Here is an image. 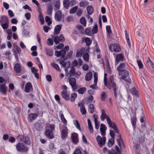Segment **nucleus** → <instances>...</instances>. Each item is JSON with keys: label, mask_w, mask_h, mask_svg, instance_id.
<instances>
[{"label": "nucleus", "mask_w": 154, "mask_h": 154, "mask_svg": "<svg viewBox=\"0 0 154 154\" xmlns=\"http://www.w3.org/2000/svg\"><path fill=\"white\" fill-rule=\"evenodd\" d=\"M105 86L110 89H112L116 100L119 103L121 102V95L117 93V87L116 83L114 81V78L112 75L110 76L108 82Z\"/></svg>", "instance_id": "nucleus-1"}, {"label": "nucleus", "mask_w": 154, "mask_h": 154, "mask_svg": "<svg viewBox=\"0 0 154 154\" xmlns=\"http://www.w3.org/2000/svg\"><path fill=\"white\" fill-rule=\"evenodd\" d=\"M122 76L121 77V79H123L125 81L130 83L131 82V80L129 76L130 74L129 72L127 71H124V72L121 73L120 75Z\"/></svg>", "instance_id": "nucleus-2"}, {"label": "nucleus", "mask_w": 154, "mask_h": 154, "mask_svg": "<svg viewBox=\"0 0 154 154\" xmlns=\"http://www.w3.org/2000/svg\"><path fill=\"white\" fill-rule=\"evenodd\" d=\"M96 139L97 144L100 147H102L105 145L106 138L104 136H103L102 137L100 135H98Z\"/></svg>", "instance_id": "nucleus-3"}, {"label": "nucleus", "mask_w": 154, "mask_h": 154, "mask_svg": "<svg viewBox=\"0 0 154 154\" xmlns=\"http://www.w3.org/2000/svg\"><path fill=\"white\" fill-rule=\"evenodd\" d=\"M107 122L110 127L113 128L116 133H119V130L115 123L113 122L109 118H107Z\"/></svg>", "instance_id": "nucleus-4"}, {"label": "nucleus", "mask_w": 154, "mask_h": 154, "mask_svg": "<svg viewBox=\"0 0 154 154\" xmlns=\"http://www.w3.org/2000/svg\"><path fill=\"white\" fill-rule=\"evenodd\" d=\"M16 148L17 150L19 152H25L28 150L27 147L25 145L20 142L17 144Z\"/></svg>", "instance_id": "nucleus-5"}, {"label": "nucleus", "mask_w": 154, "mask_h": 154, "mask_svg": "<svg viewBox=\"0 0 154 154\" xmlns=\"http://www.w3.org/2000/svg\"><path fill=\"white\" fill-rule=\"evenodd\" d=\"M17 138L20 141L23 142L26 144H30V143L29 139L28 137L24 136L21 135H19L18 136Z\"/></svg>", "instance_id": "nucleus-6"}, {"label": "nucleus", "mask_w": 154, "mask_h": 154, "mask_svg": "<svg viewBox=\"0 0 154 154\" xmlns=\"http://www.w3.org/2000/svg\"><path fill=\"white\" fill-rule=\"evenodd\" d=\"M110 50L112 52H119L121 50L119 45L117 44L111 45L109 47Z\"/></svg>", "instance_id": "nucleus-7"}, {"label": "nucleus", "mask_w": 154, "mask_h": 154, "mask_svg": "<svg viewBox=\"0 0 154 154\" xmlns=\"http://www.w3.org/2000/svg\"><path fill=\"white\" fill-rule=\"evenodd\" d=\"M126 68V65L125 63H121L117 67V69L119 72V75H120L121 72H124V71H127L125 69Z\"/></svg>", "instance_id": "nucleus-8"}, {"label": "nucleus", "mask_w": 154, "mask_h": 154, "mask_svg": "<svg viewBox=\"0 0 154 154\" xmlns=\"http://www.w3.org/2000/svg\"><path fill=\"white\" fill-rule=\"evenodd\" d=\"M69 82L72 88L73 91L75 90L77 88L76 85V80L74 78H71L69 79Z\"/></svg>", "instance_id": "nucleus-9"}, {"label": "nucleus", "mask_w": 154, "mask_h": 154, "mask_svg": "<svg viewBox=\"0 0 154 154\" xmlns=\"http://www.w3.org/2000/svg\"><path fill=\"white\" fill-rule=\"evenodd\" d=\"M124 56L122 54L117 55L115 57L116 64H118L120 62H122L124 60Z\"/></svg>", "instance_id": "nucleus-10"}, {"label": "nucleus", "mask_w": 154, "mask_h": 154, "mask_svg": "<svg viewBox=\"0 0 154 154\" xmlns=\"http://www.w3.org/2000/svg\"><path fill=\"white\" fill-rule=\"evenodd\" d=\"M62 97L65 100H70L69 95L66 91L63 90L61 93Z\"/></svg>", "instance_id": "nucleus-11"}, {"label": "nucleus", "mask_w": 154, "mask_h": 154, "mask_svg": "<svg viewBox=\"0 0 154 154\" xmlns=\"http://www.w3.org/2000/svg\"><path fill=\"white\" fill-rule=\"evenodd\" d=\"M106 129L107 128L105 124L102 123L101 124L100 130L102 136H104L106 135Z\"/></svg>", "instance_id": "nucleus-12"}, {"label": "nucleus", "mask_w": 154, "mask_h": 154, "mask_svg": "<svg viewBox=\"0 0 154 154\" xmlns=\"http://www.w3.org/2000/svg\"><path fill=\"white\" fill-rule=\"evenodd\" d=\"M14 69L16 72V75H18L17 74L19 73L21 70L20 64L18 63H15L14 65Z\"/></svg>", "instance_id": "nucleus-13"}, {"label": "nucleus", "mask_w": 154, "mask_h": 154, "mask_svg": "<svg viewBox=\"0 0 154 154\" xmlns=\"http://www.w3.org/2000/svg\"><path fill=\"white\" fill-rule=\"evenodd\" d=\"M62 17V12L60 10H58L56 12L55 15V18L57 21H60Z\"/></svg>", "instance_id": "nucleus-14"}, {"label": "nucleus", "mask_w": 154, "mask_h": 154, "mask_svg": "<svg viewBox=\"0 0 154 154\" xmlns=\"http://www.w3.org/2000/svg\"><path fill=\"white\" fill-rule=\"evenodd\" d=\"M7 87L5 84H0V92L3 94H5L6 93Z\"/></svg>", "instance_id": "nucleus-15"}, {"label": "nucleus", "mask_w": 154, "mask_h": 154, "mask_svg": "<svg viewBox=\"0 0 154 154\" xmlns=\"http://www.w3.org/2000/svg\"><path fill=\"white\" fill-rule=\"evenodd\" d=\"M46 136L50 139H53L54 137L53 133L49 129H47L45 132Z\"/></svg>", "instance_id": "nucleus-16"}, {"label": "nucleus", "mask_w": 154, "mask_h": 154, "mask_svg": "<svg viewBox=\"0 0 154 154\" xmlns=\"http://www.w3.org/2000/svg\"><path fill=\"white\" fill-rule=\"evenodd\" d=\"M85 48H82L80 49L77 50L76 52V56L77 57H81L83 54L85 52Z\"/></svg>", "instance_id": "nucleus-17"}, {"label": "nucleus", "mask_w": 154, "mask_h": 154, "mask_svg": "<svg viewBox=\"0 0 154 154\" xmlns=\"http://www.w3.org/2000/svg\"><path fill=\"white\" fill-rule=\"evenodd\" d=\"M101 115L100 116V118L102 121H104L105 119H106V121L108 118H109V116L106 114L105 110L103 109L101 110Z\"/></svg>", "instance_id": "nucleus-18"}, {"label": "nucleus", "mask_w": 154, "mask_h": 154, "mask_svg": "<svg viewBox=\"0 0 154 154\" xmlns=\"http://www.w3.org/2000/svg\"><path fill=\"white\" fill-rule=\"evenodd\" d=\"M62 27L61 25H56L55 28L54 34V35H57L60 32Z\"/></svg>", "instance_id": "nucleus-19"}, {"label": "nucleus", "mask_w": 154, "mask_h": 154, "mask_svg": "<svg viewBox=\"0 0 154 154\" xmlns=\"http://www.w3.org/2000/svg\"><path fill=\"white\" fill-rule=\"evenodd\" d=\"M55 55L57 57L61 56L62 58H63L66 55V53L64 50H61L60 51H56L55 52Z\"/></svg>", "instance_id": "nucleus-20"}, {"label": "nucleus", "mask_w": 154, "mask_h": 154, "mask_svg": "<svg viewBox=\"0 0 154 154\" xmlns=\"http://www.w3.org/2000/svg\"><path fill=\"white\" fill-rule=\"evenodd\" d=\"M63 4L64 8L66 9H68L69 7H71L70 1L69 0H63Z\"/></svg>", "instance_id": "nucleus-21"}, {"label": "nucleus", "mask_w": 154, "mask_h": 154, "mask_svg": "<svg viewBox=\"0 0 154 154\" xmlns=\"http://www.w3.org/2000/svg\"><path fill=\"white\" fill-rule=\"evenodd\" d=\"M37 114L36 113H31L28 116V120L30 122L35 119L37 117Z\"/></svg>", "instance_id": "nucleus-22"}, {"label": "nucleus", "mask_w": 154, "mask_h": 154, "mask_svg": "<svg viewBox=\"0 0 154 154\" xmlns=\"http://www.w3.org/2000/svg\"><path fill=\"white\" fill-rule=\"evenodd\" d=\"M71 138L73 142L75 144H77L78 142V134L76 133H73L71 135Z\"/></svg>", "instance_id": "nucleus-23"}, {"label": "nucleus", "mask_w": 154, "mask_h": 154, "mask_svg": "<svg viewBox=\"0 0 154 154\" xmlns=\"http://www.w3.org/2000/svg\"><path fill=\"white\" fill-rule=\"evenodd\" d=\"M9 23V21L8 17L6 16H2L0 20V23Z\"/></svg>", "instance_id": "nucleus-24"}, {"label": "nucleus", "mask_w": 154, "mask_h": 154, "mask_svg": "<svg viewBox=\"0 0 154 154\" xmlns=\"http://www.w3.org/2000/svg\"><path fill=\"white\" fill-rule=\"evenodd\" d=\"M57 35L53 34L51 35L52 38L53 39L54 41L56 44H58L60 42L59 37L57 36Z\"/></svg>", "instance_id": "nucleus-25"}, {"label": "nucleus", "mask_w": 154, "mask_h": 154, "mask_svg": "<svg viewBox=\"0 0 154 154\" xmlns=\"http://www.w3.org/2000/svg\"><path fill=\"white\" fill-rule=\"evenodd\" d=\"M66 129H63L62 130L61 133V137L63 139H64L67 135V131L68 129L66 126L65 127Z\"/></svg>", "instance_id": "nucleus-26"}, {"label": "nucleus", "mask_w": 154, "mask_h": 154, "mask_svg": "<svg viewBox=\"0 0 154 154\" xmlns=\"http://www.w3.org/2000/svg\"><path fill=\"white\" fill-rule=\"evenodd\" d=\"M32 87L31 84L29 83H27L25 87V90L26 92L28 93L30 91V89Z\"/></svg>", "instance_id": "nucleus-27"}, {"label": "nucleus", "mask_w": 154, "mask_h": 154, "mask_svg": "<svg viewBox=\"0 0 154 154\" xmlns=\"http://www.w3.org/2000/svg\"><path fill=\"white\" fill-rule=\"evenodd\" d=\"M88 128L89 130V131L91 133L93 134L94 132L93 128L91 125V121L89 119H88Z\"/></svg>", "instance_id": "nucleus-28"}, {"label": "nucleus", "mask_w": 154, "mask_h": 154, "mask_svg": "<svg viewBox=\"0 0 154 154\" xmlns=\"http://www.w3.org/2000/svg\"><path fill=\"white\" fill-rule=\"evenodd\" d=\"M93 118H94V121L95 122V128L96 129L98 130L100 126V123L97 120V117H95V115H93Z\"/></svg>", "instance_id": "nucleus-29"}, {"label": "nucleus", "mask_w": 154, "mask_h": 154, "mask_svg": "<svg viewBox=\"0 0 154 154\" xmlns=\"http://www.w3.org/2000/svg\"><path fill=\"white\" fill-rule=\"evenodd\" d=\"M130 91L131 93L133 95H134L137 97H138L139 96L138 92L136 90L135 88L133 87L132 89H131Z\"/></svg>", "instance_id": "nucleus-30"}, {"label": "nucleus", "mask_w": 154, "mask_h": 154, "mask_svg": "<svg viewBox=\"0 0 154 154\" xmlns=\"http://www.w3.org/2000/svg\"><path fill=\"white\" fill-rule=\"evenodd\" d=\"M89 4V2L87 0H84L81 1L79 3V5L81 7H85Z\"/></svg>", "instance_id": "nucleus-31"}, {"label": "nucleus", "mask_w": 154, "mask_h": 154, "mask_svg": "<svg viewBox=\"0 0 154 154\" xmlns=\"http://www.w3.org/2000/svg\"><path fill=\"white\" fill-rule=\"evenodd\" d=\"M125 38L126 40L127 41V42L128 44V46L129 47H131V43L130 41V39L129 38V35L128 34L126 30L125 31Z\"/></svg>", "instance_id": "nucleus-32"}, {"label": "nucleus", "mask_w": 154, "mask_h": 154, "mask_svg": "<svg viewBox=\"0 0 154 154\" xmlns=\"http://www.w3.org/2000/svg\"><path fill=\"white\" fill-rule=\"evenodd\" d=\"M92 74L91 72L87 73L85 76V79L87 81H90L92 77Z\"/></svg>", "instance_id": "nucleus-33"}, {"label": "nucleus", "mask_w": 154, "mask_h": 154, "mask_svg": "<svg viewBox=\"0 0 154 154\" xmlns=\"http://www.w3.org/2000/svg\"><path fill=\"white\" fill-rule=\"evenodd\" d=\"M107 97V94L106 92L103 91L101 95L100 99L102 101H105Z\"/></svg>", "instance_id": "nucleus-34"}, {"label": "nucleus", "mask_w": 154, "mask_h": 154, "mask_svg": "<svg viewBox=\"0 0 154 154\" xmlns=\"http://www.w3.org/2000/svg\"><path fill=\"white\" fill-rule=\"evenodd\" d=\"M51 66L54 69H55L57 71L60 72V69L58 64L54 63H51Z\"/></svg>", "instance_id": "nucleus-35"}, {"label": "nucleus", "mask_w": 154, "mask_h": 154, "mask_svg": "<svg viewBox=\"0 0 154 154\" xmlns=\"http://www.w3.org/2000/svg\"><path fill=\"white\" fill-rule=\"evenodd\" d=\"M88 110L90 113H92L94 112V106L91 104L88 106Z\"/></svg>", "instance_id": "nucleus-36"}, {"label": "nucleus", "mask_w": 154, "mask_h": 154, "mask_svg": "<svg viewBox=\"0 0 154 154\" xmlns=\"http://www.w3.org/2000/svg\"><path fill=\"white\" fill-rule=\"evenodd\" d=\"M89 57V56L88 53L85 52L83 56V58L84 60L86 62L88 61Z\"/></svg>", "instance_id": "nucleus-37"}, {"label": "nucleus", "mask_w": 154, "mask_h": 154, "mask_svg": "<svg viewBox=\"0 0 154 154\" xmlns=\"http://www.w3.org/2000/svg\"><path fill=\"white\" fill-rule=\"evenodd\" d=\"M60 3L59 1H55L54 4V7L56 9H54V10H59L60 8Z\"/></svg>", "instance_id": "nucleus-38"}, {"label": "nucleus", "mask_w": 154, "mask_h": 154, "mask_svg": "<svg viewBox=\"0 0 154 154\" xmlns=\"http://www.w3.org/2000/svg\"><path fill=\"white\" fill-rule=\"evenodd\" d=\"M86 88L85 87H82L80 88L78 90V92L80 94H84L86 91Z\"/></svg>", "instance_id": "nucleus-39"}, {"label": "nucleus", "mask_w": 154, "mask_h": 154, "mask_svg": "<svg viewBox=\"0 0 154 154\" xmlns=\"http://www.w3.org/2000/svg\"><path fill=\"white\" fill-rule=\"evenodd\" d=\"M117 141L120 148L122 147V145L124 146L123 143L122 141L121 136H119V138L117 140Z\"/></svg>", "instance_id": "nucleus-40"}, {"label": "nucleus", "mask_w": 154, "mask_h": 154, "mask_svg": "<svg viewBox=\"0 0 154 154\" xmlns=\"http://www.w3.org/2000/svg\"><path fill=\"white\" fill-rule=\"evenodd\" d=\"M114 143V140L113 138H110L108 142V147H111Z\"/></svg>", "instance_id": "nucleus-41"}, {"label": "nucleus", "mask_w": 154, "mask_h": 154, "mask_svg": "<svg viewBox=\"0 0 154 154\" xmlns=\"http://www.w3.org/2000/svg\"><path fill=\"white\" fill-rule=\"evenodd\" d=\"M77 97V94L76 93H72L71 94V101L72 102H73L75 101V98Z\"/></svg>", "instance_id": "nucleus-42"}, {"label": "nucleus", "mask_w": 154, "mask_h": 154, "mask_svg": "<svg viewBox=\"0 0 154 154\" xmlns=\"http://www.w3.org/2000/svg\"><path fill=\"white\" fill-rule=\"evenodd\" d=\"M60 118L62 122L65 125L67 124V121L64 117V115L63 114H62L60 113Z\"/></svg>", "instance_id": "nucleus-43"}, {"label": "nucleus", "mask_w": 154, "mask_h": 154, "mask_svg": "<svg viewBox=\"0 0 154 154\" xmlns=\"http://www.w3.org/2000/svg\"><path fill=\"white\" fill-rule=\"evenodd\" d=\"M45 22L47 23L48 26H50L52 23V21L51 19L48 16L45 17Z\"/></svg>", "instance_id": "nucleus-44"}, {"label": "nucleus", "mask_w": 154, "mask_h": 154, "mask_svg": "<svg viewBox=\"0 0 154 154\" xmlns=\"http://www.w3.org/2000/svg\"><path fill=\"white\" fill-rule=\"evenodd\" d=\"M68 63L69 65L70 62L69 61H67L66 62H65V60H60V64L64 67H65L66 66V63Z\"/></svg>", "instance_id": "nucleus-45"}, {"label": "nucleus", "mask_w": 154, "mask_h": 154, "mask_svg": "<svg viewBox=\"0 0 154 154\" xmlns=\"http://www.w3.org/2000/svg\"><path fill=\"white\" fill-rule=\"evenodd\" d=\"M39 21L41 22V24L43 25L44 23V20L43 15L40 14L38 16Z\"/></svg>", "instance_id": "nucleus-46"}, {"label": "nucleus", "mask_w": 154, "mask_h": 154, "mask_svg": "<svg viewBox=\"0 0 154 154\" xmlns=\"http://www.w3.org/2000/svg\"><path fill=\"white\" fill-rule=\"evenodd\" d=\"M97 31V24H95L94 26L93 27L92 32L93 34L96 33Z\"/></svg>", "instance_id": "nucleus-47"}, {"label": "nucleus", "mask_w": 154, "mask_h": 154, "mask_svg": "<svg viewBox=\"0 0 154 154\" xmlns=\"http://www.w3.org/2000/svg\"><path fill=\"white\" fill-rule=\"evenodd\" d=\"M32 2L35 4L37 6V10H41L40 7V5L38 2L36 0H32Z\"/></svg>", "instance_id": "nucleus-48"}, {"label": "nucleus", "mask_w": 154, "mask_h": 154, "mask_svg": "<svg viewBox=\"0 0 154 154\" xmlns=\"http://www.w3.org/2000/svg\"><path fill=\"white\" fill-rule=\"evenodd\" d=\"M47 43L48 46H50L53 45V42L52 39L49 38L47 40Z\"/></svg>", "instance_id": "nucleus-49"}, {"label": "nucleus", "mask_w": 154, "mask_h": 154, "mask_svg": "<svg viewBox=\"0 0 154 154\" xmlns=\"http://www.w3.org/2000/svg\"><path fill=\"white\" fill-rule=\"evenodd\" d=\"M9 23H5L0 24L2 27L4 29H7L8 27Z\"/></svg>", "instance_id": "nucleus-50"}, {"label": "nucleus", "mask_w": 154, "mask_h": 154, "mask_svg": "<svg viewBox=\"0 0 154 154\" xmlns=\"http://www.w3.org/2000/svg\"><path fill=\"white\" fill-rule=\"evenodd\" d=\"M85 42L86 45H90L91 42L92 41L91 40L88 38H86L85 39Z\"/></svg>", "instance_id": "nucleus-51"}, {"label": "nucleus", "mask_w": 154, "mask_h": 154, "mask_svg": "<svg viewBox=\"0 0 154 154\" xmlns=\"http://www.w3.org/2000/svg\"><path fill=\"white\" fill-rule=\"evenodd\" d=\"M74 124L76 128H77L80 131H81V128H80V125L78 121L77 120H75Z\"/></svg>", "instance_id": "nucleus-52"}, {"label": "nucleus", "mask_w": 154, "mask_h": 154, "mask_svg": "<svg viewBox=\"0 0 154 154\" xmlns=\"http://www.w3.org/2000/svg\"><path fill=\"white\" fill-rule=\"evenodd\" d=\"M94 83H97L98 80L97 73L95 72L94 74Z\"/></svg>", "instance_id": "nucleus-53"}, {"label": "nucleus", "mask_w": 154, "mask_h": 154, "mask_svg": "<svg viewBox=\"0 0 154 154\" xmlns=\"http://www.w3.org/2000/svg\"><path fill=\"white\" fill-rule=\"evenodd\" d=\"M47 129H50V131H52L53 130H54L55 128V125L54 124L50 125L49 124V125L47 126Z\"/></svg>", "instance_id": "nucleus-54"}, {"label": "nucleus", "mask_w": 154, "mask_h": 154, "mask_svg": "<svg viewBox=\"0 0 154 154\" xmlns=\"http://www.w3.org/2000/svg\"><path fill=\"white\" fill-rule=\"evenodd\" d=\"M80 22L81 24L85 26L86 25V21L84 17H82L80 20Z\"/></svg>", "instance_id": "nucleus-55"}, {"label": "nucleus", "mask_w": 154, "mask_h": 154, "mask_svg": "<svg viewBox=\"0 0 154 154\" xmlns=\"http://www.w3.org/2000/svg\"><path fill=\"white\" fill-rule=\"evenodd\" d=\"M106 31L107 33L110 34L112 33L110 27L109 26H106Z\"/></svg>", "instance_id": "nucleus-56"}, {"label": "nucleus", "mask_w": 154, "mask_h": 154, "mask_svg": "<svg viewBox=\"0 0 154 154\" xmlns=\"http://www.w3.org/2000/svg\"><path fill=\"white\" fill-rule=\"evenodd\" d=\"M137 63L139 68H142L143 67V65L141 60H137Z\"/></svg>", "instance_id": "nucleus-57"}, {"label": "nucleus", "mask_w": 154, "mask_h": 154, "mask_svg": "<svg viewBox=\"0 0 154 154\" xmlns=\"http://www.w3.org/2000/svg\"><path fill=\"white\" fill-rule=\"evenodd\" d=\"M80 111L82 115H84L86 113V111L85 107L80 108Z\"/></svg>", "instance_id": "nucleus-58"}, {"label": "nucleus", "mask_w": 154, "mask_h": 154, "mask_svg": "<svg viewBox=\"0 0 154 154\" xmlns=\"http://www.w3.org/2000/svg\"><path fill=\"white\" fill-rule=\"evenodd\" d=\"M25 17L27 20H29L31 18V14L29 13H27L25 14Z\"/></svg>", "instance_id": "nucleus-59"}, {"label": "nucleus", "mask_w": 154, "mask_h": 154, "mask_svg": "<svg viewBox=\"0 0 154 154\" xmlns=\"http://www.w3.org/2000/svg\"><path fill=\"white\" fill-rule=\"evenodd\" d=\"M70 75L73 76L74 75L75 73V70L74 69H72L69 71Z\"/></svg>", "instance_id": "nucleus-60"}, {"label": "nucleus", "mask_w": 154, "mask_h": 154, "mask_svg": "<svg viewBox=\"0 0 154 154\" xmlns=\"http://www.w3.org/2000/svg\"><path fill=\"white\" fill-rule=\"evenodd\" d=\"M78 2L75 0H72L70 1V5L71 7L73 6V5H75Z\"/></svg>", "instance_id": "nucleus-61"}, {"label": "nucleus", "mask_w": 154, "mask_h": 154, "mask_svg": "<svg viewBox=\"0 0 154 154\" xmlns=\"http://www.w3.org/2000/svg\"><path fill=\"white\" fill-rule=\"evenodd\" d=\"M108 154H118L115 151L114 149H112L111 151L109 150L108 151Z\"/></svg>", "instance_id": "nucleus-62"}, {"label": "nucleus", "mask_w": 154, "mask_h": 154, "mask_svg": "<svg viewBox=\"0 0 154 154\" xmlns=\"http://www.w3.org/2000/svg\"><path fill=\"white\" fill-rule=\"evenodd\" d=\"M3 5L4 7L6 9H8L9 7V5L6 2H4L3 3Z\"/></svg>", "instance_id": "nucleus-63"}, {"label": "nucleus", "mask_w": 154, "mask_h": 154, "mask_svg": "<svg viewBox=\"0 0 154 154\" xmlns=\"http://www.w3.org/2000/svg\"><path fill=\"white\" fill-rule=\"evenodd\" d=\"M73 154H82V153L80 150L77 149L74 151Z\"/></svg>", "instance_id": "nucleus-64"}]
</instances>
